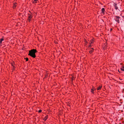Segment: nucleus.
<instances>
[{"mask_svg": "<svg viewBox=\"0 0 124 124\" xmlns=\"http://www.w3.org/2000/svg\"><path fill=\"white\" fill-rule=\"evenodd\" d=\"M37 52V50L36 49H33L29 51L28 55L33 58H35L36 57L35 53Z\"/></svg>", "mask_w": 124, "mask_h": 124, "instance_id": "obj_1", "label": "nucleus"}, {"mask_svg": "<svg viewBox=\"0 0 124 124\" xmlns=\"http://www.w3.org/2000/svg\"><path fill=\"white\" fill-rule=\"evenodd\" d=\"M29 13H28L27 21L29 22L30 23L31 22L32 19L33 17V15L30 11H29Z\"/></svg>", "mask_w": 124, "mask_h": 124, "instance_id": "obj_2", "label": "nucleus"}, {"mask_svg": "<svg viewBox=\"0 0 124 124\" xmlns=\"http://www.w3.org/2000/svg\"><path fill=\"white\" fill-rule=\"evenodd\" d=\"M95 41V39H94L93 38L92 39H91L90 40L89 45H88V47H92V44H93Z\"/></svg>", "mask_w": 124, "mask_h": 124, "instance_id": "obj_3", "label": "nucleus"}, {"mask_svg": "<svg viewBox=\"0 0 124 124\" xmlns=\"http://www.w3.org/2000/svg\"><path fill=\"white\" fill-rule=\"evenodd\" d=\"M9 63L11 64L12 66V69L13 70H14L15 69L16 67L15 66V64H14V62L13 61L11 60L9 61Z\"/></svg>", "mask_w": 124, "mask_h": 124, "instance_id": "obj_4", "label": "nucleus"}, {"mask_svg": "<svg viewBox=\"0 0 124 124\" xmlns=\"http://www.w3.org/2000/svg\"><path fill=\"white\" fill-rule=\"evenodd\" d=\"M115 21L117 22L118 23H119L120 21L119 20V19L120 18V17L119 16H115Z\"/></svg>", "mask_w": 124, "mask_h": 124, "instance_id": "obj_5", "label": "nucleus"}, {"mask_svg": "<svg viewBox=\"0 0 124 124\" xmlns=\"http://www.w3.org/2000/svg\"><path fill=\"white\" fill-rule=\"evenodd\" d=\"M89 49L90 50L89 51V53L90 54H92L94 51V49L93 48H91Z\"/></svg>", "mask_w": 124, "mask_h": 124, "instance_id": "obj_6", "label": "nucleus"}, {"mask_svg": "<svg viewBox=\"0 0 124 124\" xmlns=\"http://www.w3.org/2000/svg\"><path fill=\"white\" fill-rule=\"evenodd\" d=\"M101 13L103 15H104L105 13V8H102L101 9Z\"/></svg>", "mask_w": 124, "mask_h": 124, "instance_id": "obj_7", "label": "nucleus"}, {"mask_svg": "<svg viewBox=\"0 0 124 124\" xmlns=\"http://www.w3.org/2000/svg\"><path fill=\"white\" fill-rule=\"evenodd\" d=\"M48 115H46V116L44 118L43 120L45 121L48 118Z\"/></svg>", "mask_w": 124, "mask_h": 124, "instance_id": "obj_8", "label": "nucleus"}, {"mask_svg": "<svg viewBox=\"0 0 124 124\" xmlns=\"http://www.w3.org/2000/svg\"><path fill=\"white\" fill-rule=\"evenodd\" d=\"M114 6H115V7L116 9V10H117L118 9V7L117 6V4L115 3H114Z\"/></svg>", "mask_w": 124, "mask_h": 124, "instance_id": "obj_9", "label": "nucleus"}, {"mask_svg": "<svg viewBox=\"0 0 124 124\" xmlns=\"http://www.w3.org/2000/svg\"><path fill=\"white\" fill-rule=\"evenodd\" d=\"M17 5V4L16 3H15L13 4V8L14 9L15 8H16Z\"/></svg>", "mask_w": 124, "mask_h": 124, "instance_id": "obj_10", "label": "nucleus"}, {"mask_svg": "<svg viewBox=\"0 0 124 124\" xmlns=\"http://www.w3.org/2000/svg\"><path fill=\"white\" fill-rule=\"evenodd\" d=\"M102 87V85H100L99 87H98L97 88V90H99L101 89Z\"/></svg>", "mask_w": 124, "mask_h": 124, "instance_id": "obj_11", "label": "nucleus"}, {"mask_svg": "<svg viewBox=\"0 0 124 124\" xmlns=\"http://www.w3.org/2000/svg\"><path fill=\"white\" fill-rule=\"evenodd\" d=\"M120 69L121 70L124 71V66L122 67Z\"/></svg>", "mask_w": 124, "mask_h": 124, "instance_id": "obj_12", "label": "nucleus"}, {"mask_svg": "<svg viewBox=\"0 0 124 124\" xmlns=\"http://www.w3.org/2000/svg\"><path fill=\"white\" fill-rule=\"evenodd\" d=\"M38 1L37 0H34V1H33V3H37Z\"/></svg>", "mask_w": 124, "mask_h": 124, "instance_id": "obj_13", "label": "nucleus"}, {"mask_svg": "<svg viewBox=\"0 0 124 124\" xmlns=\"http://www.w3.org/2000/svg\"><path fill=\"white\" fill-rule=\"evenodd\" d=\"M74 79V77L73 76H72V77L71 78V81L73 83V81Z\"/></svg>", "mask_w": 124, "mask_h": 124, "instance_id": "obj_14", "label": "nucleus"}, {"mask_svg": "<svg viewBox=\"0 0 124 124\" xmlns=\"http://www.w3.org/2000/svg\"><path fill=\"white\" fill-rule=\"evenodd\" d=\"M91 93L93 94H94L95 93L94 92V90H93L92 89H91Z\"/></svg>", "mask_w": 124, "mask_h": 124, "instance_id": "obj_15", "label": "nucleus"}, {"mask_svg": "<svg viewBox=\"0 0 124 124\" xmlns=\"http://www.w3.org/2000/svg\"><path fill=\"white\" fill-rule=\"evenodd\" d=\"M85 45H87V44H88V42L86 40H85Z\"/></svg>", "mask_w": 124, "mask_h": 124, "instance_id": "obj_16", "label": "nucleus"}, {"mask_svg": "<svg viewBox=\"0 0 124 124\" xmlns=\"http://www.w3.org/2000/svg\"><path fill=\"white\" fill-rule=\"evenodd\" d=\"M4 39H0V44H1L2 41Z\"/></svg>", "mask_w": 124, "mask_h": 124, "instance_id": "obj_17", "label": "nucleus"}, {"mask_svg": "<svg viewBox=\"0 0 124 124\" xmlns=\"http://www.w3.org/2000/svg\"><path fill=\"white\" fill-rule=\"evenodd\" d=\"M48 75L47 74H45V77L44 78H46L47 77Z\"/></svg>", "mask_w": 124, "mask_h": 124, "instance_id": "obj_18", "label": "nucleus"}, {"mask_svg": "<svg viewBox=\"0 0 124 124\" xmlns=\"http://www.w3.org/2000/svg\"><path fill=\"white\" fill-rule=\"evenodd\" d=\"M42 110L41 109H40L39 110L38 112L39 113H41L42 112Z\"/></svg>", "mask_w": 124, "mask_h": 124, "instance_id": "obj_19", "label": "nucleus"}, {"mask_svg": "<svg viewBox=\"0 0 124 124\" xmlns=\"http://www.w3.org/2000/svg\"><path fill=\"white\" fill-rule=\"evenodd\" d=\"M94 88L95 87L93 86L92 88H91V89L94 90Z\"/></svg>", "mask_w": 124, "mask_h": 124, "instance_id": "obj_20", "label": "nucleus"}, {"mask_svg": "<svg viewBox=\"0 0 124 124\" xmlns=\"http://www.w3.org/2000/svg\"><path fill=\"white\" fill-rule=\"evenodd\" d=\"M28 58H26V61H28Z\"/></svg>", "mask_w": 124, "mask_h": 124, "instance_id": "obj_21", "label": "nucleus"}, {"mask_svg": "<svg viewBox=\"0 0 124 124\" xmlns=\"http://www.w3.org/2000/svg\"><path fill=\"white\" fill-rule=\"evenodd\" d=\"M96 90V88H94V90Z\"/></svg>", "mask_w": 124, "mask_h": 124, "instance_id": "obj_22", "label": "nucleus"}, {"mask_svg": "<svg viewBox=\"0 0 124 124\" xmlns=\"http://www.w3.org/2000/svg\"><path fill=\"white\" fill-rule=\"evenodd\" d=\"M112 30V28H111L110 29V31H111Z\"/></svg>", "mask_w": 124, "mask_h": 124, "instance_id": "obj_23", "label": "nucleus"}, {"mask_svg": "<svg viewBox=\"0 0 124 124\" xmlns=\"http://www.w3.org/2000/svg\"><path fill=\"white\" fill-rule=\"evenodd\" d=\"M71 84H73V83L71 81Z\"/></svg>", "mask_w": 124, "mask_h": 124, "instance_id": "obj_24", "label": "nucleus"}, {"mask_svg": "<svg viewBox=\"0 0 124 124\" xmlns=\"http://www.w3.org/2000/svg\"><path fill=\"white\" fill-rule=\"evenodd\" d=\"M123 91L124 92V89H123Z\"/></svg>", "mask_w": 124, "mask_h": 124, "instance_id": "obj_25", "label": "nucleus"}]
</instances>
